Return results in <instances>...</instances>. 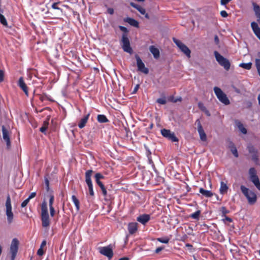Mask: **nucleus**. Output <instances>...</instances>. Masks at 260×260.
<instances>
[{"label":"nucleus","mask_w":260,"mask_h":260,"mask_svg":"<svg viewBox=\"0 0 260 260\" xmlns=\"http://www.w3.org/2000/svg\"><path fill=\"white\" fill-rule=\"evenodd\" d=\"M240 189L243 195L247 200L249 205H254L257 201V196L256 193L244 185H241Z\"/></svg>","instance_id":"1"},{"label":"nucleus","mask_w":260,"mask_h":260,"mask_svg":"<svg viewBox=\"0 0 260 260\" xmlns=\"http://www.w3.org/2000/svg\"><path fill=\"white\" fill-rule=\"evenodd\" d=\"M41 218L43 227L46 228L50 225V222L48 211L47 204L45 201L43 202L41 205Z\"/></svg>","instance_id":"2"},{"label":"nucleus","mask_w":260,"mask_h":260,"mask_svg":"<svg viewBox=\"0 0 260 260\" xmlns=\"http://www.w3.org/2000/svg\"><path fill=\"white\" fill-rule=\"evenodd\" d=\"M5 206L6 215L7 216V221L9 224H11L13 221L14 214L12 212L11 200L9 194H8L7 197Z\"/></svg>","instance_id":"3"},{"label":"nucleus","mask_w":260,"mask_h":260,"mask_svg":"<svg viewBox=\"0 0 260 260\" xmlns=\"http://www.w3.org/2000/svg\"><path fill=\"white\" fill-rule=\"evenodd\" d=\"M214 53L216 59L218 63L223 67L225 70L228 71L230 69L231 66V63L229 60L220 55L216 51H214Z\"/></svg>","instance_id":"4"},{"label":"nucleus","mask_w":260,"mask_h":260,"mask_svg":"<svg viewBox=\"0 0 260 260\" xmlns=\"http://www.w3.org/2000/svg\"><path fill=\"white\" fill-rule=\"evenodd\" d=\"M214 91L217 98L221 103L225 105H228L230 104V102L226 95L221 90L220 88L218 87H215L214 88Z\"/></svg>","instance_id":"5"},{"label":"nucleus","mask_w":260,"mask_h":260,"mask_svg":"<svg viewBox=\"0 0 260 260\" xmlns=\"http://www.w3.org/2000/svg\"><path fill=\"white\" fill-rule=\"evenodd\" d=\"M19 244V242L17 239L14 238L12 240L10 245L11 260L15 259L18 252Z\"/></svg>","instance_id":"6"},{"label":"nucleus","mask_w":260,"mask_h":260,"mask_svg":"<svg viewBox=\"0 0 260 260\" xmlns=\"http://www.w3.org/2000/svg\"><path fill=\"white\" fill-rule=\"evenodd\" d=\"M173 41L178 47L183 52L188 58L190 57L191 51L190 49L181 41L175 38H173Z\"/></svg>","instance_id":"7"},{"label":"nucleus","mask_w":260,"mask_h":260,"mask_svg":"<svg viewBox=\"0 0 260 260\" xmlns=\"http://www.w3.org/2000/svg\"><path fill=\"white\" fill-rule=\"evenodd\" d=\"M135 58L137 61V66L138 71L145 74H148L149 73V69L145 67V64L140 58V56L138 54H136Z\"/></svg>","instance_id":"8"},{"label":"nucleus","mask_w":260,"mask_h":260,"mask_svg":"<svg viewBox=\"0 0 260 260\" xmlns=\"http://www.w3.org/2000/svg\"><path fill=\"white\" fill-rule=\"evenodd\" d=\"M161 134L164 137L172 142H176L179 141L178 139L175 136L174 133L172 132L170 129H162Z\"/></svg>","instance_id":"9"},{"label":"nucleus","mask_w":260,"mask_h":260,"mask_svg":"<svg viewBox=\"0 0 260 260\" xmlns=\"http://www.w3.org/2000/svg\"><path fill=\"white\" fill-rule=\"evenodd\" d=\"M122 47L125 52L132 53V49L130 46V43L128 38L125 34H123L122 36Z\"/></svg>","instance_id":"10"},{"label":"nucleus","mask_w":260,"mask_h":260,"mask_svg":"<svg viewBox=\"0 0 260 260\" xmlns=\"http://www.w3.org/2000/svg\"><path fill=\"white\" fill-rule=\"evenodd\" d=\"M2 130L3 138L6 143L7 148L9 149L11 147V141L10 139V132L4 125L2 126Z\"/></svg>","instance_id":"11"},{"label":"nucleus","mask_w":260,"mask_h":260,"mask_svg":"<svg viewBox=\"0 0 260 260\" xmlns=\"http://www.w3.org/2000/svg\"><path fill=\"white\" fill-rule=\"evenodd\" d=\"M195 124L197 125L198 131L200 135L201 140L203 141L207 140V136L204 130L201 125V122L199 119H197L195 122Z\"/></svg>","instance_id":"12"},{"label":"nucleus","mask_w":260,"mask_h":260,"mask_svg":"<svg viewBox=\"0 0 260 260\" xmlns=\"http://www.w3.org/2000/svg\"><path fill=\"white\" fill-rule=\"evenodd\" d=\"M100 252L110 259L111 258L113 255L112 249L108 246L102 247L100 249Z\"/></svg>","instance_id":"13"},{"label":"nucleus","mask_w":260,"mask_h":260,"mask_svg":"<svg viewBox=\"0 0 260 260\" xmlns=\"http://www.w3.org/2000/svg\"><path fill=\"white\" fill-rule=\"evenodd\" d=\"M150 219V216L149 214H143L137 218V220L143 225H145Z\"/></svg>","instance_id":"14"},{"label":"nucleus","mask_w":260,"mask_h":260,"mask_svg":"<svg viewBox=\"0 0 260 260\" xmlns=\"http://www.w3.org/2000/svg\"><path fill=\"white\" fill-rule=\"evenodd\" d=\"M127 229L129 234L133 235L135 234L138 230V223L137 222L129 223Z\"/></svg>","instance_id":"15"},{"label":"nucleus","mask_w":260,"mask_h":260,"mask_svg":"<svg viewBox=\"0 0 260 260\" xmlns=\"http://www.w3.org/2000/svg\"><path fill=\"white\" fill-rule=\"evenodd\" d=\"M18 85L23 90V91L24 92L26 95H28V92L27 89V87L25 83H24V81L23 80V79L22 77H21L19 78L18 81Z\"/></svg>","instance_id":"16"},{"label":"nucleus","mask_w":260,"mask_h":260,"mask_svg":"<svg viewBox=\"0 0 260 260\" xmlns=\"http://www.w3.org/2000/svg\"><path fill=\"white\" fill-rule=\"evenodd\" d=\"M149 50L155 58L157 59L159 57V51L158 49L156 48L154 46H150Z\"/></svg>","instance_id":"17"},{"label":"nucleus","mask_w":260,"mask_h":260,"mask_svg":"<svg viewBox=\"0 0 260 260\" xmlns=\"http://www.w3.org/2000/svg\"><path fill=\"white\" fill-rule=\"evenodd\" d=\"M199 192L202 194L203 196L206 198H211L213 196V194L211 191L205 190L203 188H200L199 189Z\"/></svg>","instance_id":"18"},{"label":"nucleus","mask_w":260,"mask_h":260,"mask_svg":"<svg viewBox=\"0 0 260 260\" xmlns=\"http://www.w3.org/2000/svg\"><path fill=\"white\" fill-rule=\"evenodd\" d=\"M89 115H90V113H88L86 115H85L84 117H83L80 120V121L78 124V126L79 128H82L83 127H84L85 126V125L87 122V120L88 119Z\"/></svg>","instance_id":"19"},{"label":"nucleus","mask_w":260,"mask_h":260,"mask_svg":"<svg viewBox=\"0 0 260 260\" xmlns=\"http://www.w3.org/2000/svg\"><path fill=\"white\" fill-rule=\"evenodd\" d=\"M124 21L129 23L131 25L133 26L136 27H139V22L132 18H126L124 19Z\"/></svg>","instance_id":"20"},{"label":"nucleus","mask_w":260,"mask_h":260,"mask_svg":"<svg viewBox=\"0 0 260 260\" xmlns=\"http://www.w3.org/2000/svg\"><path fill=\"white\" fill-rule=\"evenodd\" d=\"M253 10L257 18V21L260 23V7L255 3H253Z\"/></svg>","instance_id":"21"},{"label":"nucleus","mask_w":260,"mask_h":260,"mask_svg":"<svg viewBox=\"0 0 260 260\" xmlns=\"http://www.w3.org/2000/svg\"><path fill=\"white\" fill-rule=\"evenodd\" d=\"M130 5L131 6L138 10L141 14H145L146 10L144 8L133 2H131Z\"/></svg>","instance_id":"22"},{"label":"nucleus","mask_w":260,"mask_h":260,"mask_svg":"<svg viewBox=\"0 0 260 260\" xmlns=\"http://www.w3.org/2000/svg\"><path fill=\"white\" fill-rule=\"evenodd\" d=\"M228 188L229 187L226 183H224L223 181L220 182L219 191L221 194H224L226 193L228 191Z\"/></svg>","instance_id":"23"},{"label":"nucleus","mask_w":260,"mask_h":260,"mask_svg":"<svg viewBox=\"0 0 260 260\" xmlns=\"http://www.w3.org/2000/svg\"><path fill=\"white\" fill-rule=\"evenodd\" d=\"M250 180L254 184L256 188L260 191V181L258 177L250 179Z\"/></svg>","instance_id":"24"},{"label":"nucleus","mask_w":260,"mask_h":260,"mask_svg":"<svg viewBox=\"0 0 260 260\" xmlns=\"http://www.w3.org/2000/svg\"><path fill=\"white\" fill-rule=\"evenodd\" d=\"M251 26L255 35L258 34L259 32H260V28L259 27L258 24L256 22H251Z\"/></svg>","instance_id":"25"},{"label":"nucleus","mask_w":260,"mask_h":260,"mask_svg":"<svg viewBox=\"0 0 260 260\" xmlns=\"http://www.w3.org/2000/svg\"><path fill=\"white\" fill-rule=\"evenodd\" d=\"M72 200L75 205L77 211H79L80 209V202L79 200L75 195L72 196Z\"/></svg>","instance_id":"26"},{"label":"nucleus","mask_w":260,"mask_h":260,"mask_svg":"<svg viewBox=\"0 0 260 260\" xmlns=\"http://www.w3.org/2000/svg\"><path fill=\"white\" fill-rule=\"evenodd\" d=\"M92 173V171L91 170H88L85 173V181L86 183L91 182V176Z\"/></svg>","instance_id":"27"},{"label":"nucleus","mask_w":260,"mask_h":260,"mask_svg":"<svg viewBox=\"0 0 260 260\" xmlns=\"http://www.w3.org/2000/svg\"><path fill=\"white\" fill-rule=\"evenodd\" d=\"M97 119L100 123H106L109 121L106 116L104 115H98Z\"/></svg>","instance_id":"28"},{"label":"nucleus","mask_w":260,"mask_h":260,"mask_svg":"<svg viewBox=\"0 0 260 260\" xmlns=\"http://www.w3.org/2000/svg\"><path fill=\"white\" fill-rule=\"evenodd\" d=\"M249 179L258 177L256 174V171L254 168H251L249 170Z\"/></svg>","instance_id":"29"},{"label":"nucleus","mask_w":260,"mask_h":260,"mask_svg":"<svg viewBox=\"0 0 260 260\" xmlns=\"http://www.w3.org/2000/svg\"><path fill=\"white\" fill-rule=\"evenodd\" d=\"M201 214V211L198 210L196 212L191 214L189 217L193 219L199 220Z\"/></svg>","instance_id":"30"},{"label":"nucleus","mask_w":260,"mask_h":260,"mask_svg":"<svg viewBox=\"0 0 260 260\" xmlns=\"http://www.w3.org/2000/svg\"><path fill=\"white\" fill-rule=\"evenodd\" d=\"M49 118H48L47 120L43 122V126L41 127H40V131L42 133H45V132L47 129V128L48 127V124H49Z\"/></svg>","instance_id":"31"},{"label":"nucleus","mask_w":260,"mask_h":260,"mask_svg":"<svg viewBox=\"0 0 260 260\" xmlns=\"http://www.w3.org/2000/svg\"><path fill=\"white\" fill-rule=\"evenodd\" d=\"M170 240V238L166 237L163 238H157V240L160 243L167 244L169 243Z\"/></svg>","instance_id":"32"},{"label":"nucleus","mask_w":260,"mask_h":260,"mask_svg":"<svg viewBox=\"0 0 260 260\" xmlns=\"http://www.w3.org/2000/svg\"><path fill=\"white\" fill-rule=\"evenodd\" d=\"M252 63L251 62L248 63H242L240 64V67H242L246 70H250L251 68Z\"/></svg>","instance_id":"33"},{"label":"nucleus","mask_w":260,"mask_h":260,"mask_svg":"<svg viewBox=\"0 0 260 260\" xmlns=\"http://www.w3.org/2000/svg\"><path fill=\"white\" fill-rule=\"evenodd\" d=\"M86 184L88 187L90 195L91 196H94V191H93V185H92V182H90V183L87 182V183H86Z\"/></svg>","instance_id":"34"},{"label":"nucleus","mask_w":260,"mask_h":260,"mask_svg":"<svg viewBox=\"0 0 260 260\" xmlns=\"http://www.w3.org/2000/svg\"><path fill=\"white\" fill-rule=\"evenodd\" d=\"M255 65L258 74L260 76V59L256 58L255 60Z\"/></svg>","instance_id":"35"},{"label":"nucleus","mask_w":260,"mask_h":260,"mask_svg":"<svg viewBox=\"0 0 260 260\" xmlns=\"http://www.w3.org/2000/svg\"><path fill=\"white\" fill-rule=\"evenodd\" d=\"M220 211L222 214L223 216H225L226 214L230 213V211L228 210L225 207H222L221 208Z\"/></svg>","instance_id":"36"},{"label":"nucleus","mask_w":260,"mask_h":260,"mask_svg":"<svg viewBox=\"0 0 260 260\" xmlns=\"http://www.w3.org/2000/svg\"><path fill=\"white\" fill-rule=\"evenodd\" d=\"M54 200V196L52 194H51L49 197V207H53Z\"/></svg>","instance_id":"37"},{"label":"nucleus","mask_w":260,"mask_h":260,"mask_svg":"<svg viewBox=\"0 0 260 260\" xmlns=\"http://www.w3.org/2000/svg\"><path fill=\"white\" fill-rule=\"evenodd\" d=\"M156 102L158 103H159L160 104H162V105H164V104H166V103H167L166 99L165 98L158 99L157 100Z\"/></svg>","instance_id":"38"},{"label":"nucleus","mask_w":260,"mask_h":260,"mask_svg":"<svg viewBox=\"0 0 260 260\" xmlns=\"http://www.w3.org/2000/svg\"><path fill=\"white\" fill-rule=\"evenodd\" d=\"M230 150L235 157L238 156V151L236 147H232V148L230 149Z\"/></svg>","instance_id":"39"},{"label":"nucleus","mask_w":260,"mask_h":260,"mask_svg":"<svg viewBox=\"0 0 260 260\" xmlns=\"http://www.w3.org/2000/svg\"><path fill=\"white\" fill-rule=\"evenodd\" d=\"M30 200L27 198L26 199V200H25L21 204V207L22 208H24L25 207V206H26V205H27V204L29 203Z\"/></svg>","instance_id":"40"},{"label":"nucleus","mask_w":260,"mask_h":260,"mask_svg":"<svg viewBox=\"0 0 260 260\" xmlns=\"http://www.w3.org/2000/svg\"><path fill=\"white\" fill-rule=\"evenodd\" d=\"M227 146L230 149L232 148V147H235L234 144L229 140H227Z\"/></svg>","instance_id":"41"},{"label":"nucleus","mask_w":260,"mask_h":260,"mask_svg":"<svg viewBox=\"0 0 260 260\" xmlns=\"http://www.w3.org/2000/svg\"><path fill=\"white\" fill-rule=\"evenodd\" d=\"M104 178V176L100 173H96L95 175V181L96 180H100L101 179H103Z\"/></svg>","instance_id":"42"},{"label":"nucleus","mask_w":260,"mask_h":260,"mask_svg":"<svg viewBox=\"0 0 260 260\" xmlns=\"http://www.w3.org/2000/svg\"><path fill=\"white\" fill-rule=\"evenodd\" d=\"M49 209H50V216L51 217H53L55 213V209L53 207H49Z\"/></svg>","instance_id":"43"},{"label":"nucleus","mask_w":260,"mask_h":260,"mask_svg":"<svg viewBox=\"0 0 260 260\" xmlns=\"http://www.w3.org/2000/svg\"><path fill=\"white\" fill-rule=\"evenodd\" d=\"M101 190H102V193H103V194L104 196H107V190H106V187H105V186H101V187H100Z\"/></svg>","instance_id":"44"},{"label":"nucleus","mask_w":260,"mask_h":260,"mask_svg":"<svg viewBox=\"0 0 260 260\" xmlns=\"http://www.w3.org/2000/svg\"><path fill=\"white\" fill-rule=\"evenodd\" d=\"M4 78V72L0 69V83L3 81Z\"/></svg>","instance_id":"45"},{"label":"nucleus","mask_w":260,"mask_h":260,"mask_svg":"<svg viewBox=\"0 0 260 260\" xmlns=\"http://www.w3.org/2000/svg\"><path fill=\"white\" fill-rule=\"evenodd\" d=\"M220 15L223 17H226L228 16L227 12L224 10L221 11L220 12Z\"/></svg>","instance_id":"46"},{"label":"nucleus","mask_w":260,"mask_h":260,"mask_svg":"<svg viewBox=\"0 0 260 260\" xmlns=\"http://www.w3.org/2000/svg\"><path fill=\"white\" fill-rule=\"evenodd\" d=\"M44 254V251L43 250V248H40L38 251H37V254L40 256H42Z\"/></svg>","instance_id":"47"},{"label":"nucleus","mask_w":260,"mask_h":260,"mask_svg":"<svg viewBox=\"0 0 260 260\" xmlns=\"http://www.w3.org/2000/svg\"><path fill=\"white\" fill-rule=\"evenodd\" d=\"M225 217L224 219H223V221H227L229 222H232L233 221V220L231 218L228 217V216H224Z\"/></svg>","instance_id":"48"},{"label":"nucleus","mask_w":260,"mask_h":260,"mask_svg":"<svg viewBox=\"0 0 260 260\" xmlns=\"http://www.w3.org/2000/svg\"><path fill=\"white\" fill-rule=\"evenodd\" d=\"M36 192H31V193H30V194L29 195V196L28 197V198L29 200H30V199H32V198H34V197H36Z\"/></svg>","instance_id":"49"},{"label":"nucleus","mask_w":260,"mask_h":260,"mask_svg":"<svg viewBox=\"0 0 260 260\" xmlns=\"http://www.w3.org/2000/svg\"><path fill=\"white\" fill-rule=\"evenodd\" d=\"M164 249V247H157L155 250V252L156 253H158L159 252H160L162 249Z\"/></svg>","instance_id":"50"},{"label":"nucleus","mask_w":260,"mask_h":260,"mask_svg":"<svg viewBox=\"0 0 260 260\" xmlns=\"http://www.w3.org/2000/svg\"><path fill=\"white\" fill-rule=\"evenodd\" d=\"M107 12L109 14L112 15L114 13V10L113 8H109L107 9Z\"/></svg>","instance_id":"51"},{"label":"nucleus","mask_w":260,"mask_h":260,"mask_svg":"<svg viewBox=\"0 0 260 260\" xmlns=\"http://www.w3.org/2000/svg\"><path fill=\"white\" fill-rule=\"evenodd\" d=\"M119 27L121 31L125 32H127V29L126 27L122 26H119Z\"/></svg>","instance_id":"52"},{"label":"nucleus","mask_w":260,"mask_h":260,"mask_svg":"<svg viewBox=\"0 0 260 260\" xmlns=\"http://www.w3.org/2000/svg\"><path fill=\"white\" fill-rule=\"evenodd\" d=\"M139 86H140V85L139 84L136 85V86L135 87V88L133 91V93H135L137 92V91H138V90L139 88Z\"/></svg>","instance_id":"53"},{"label":"nucleus","mask_w":260,"mask_h":260,"mask_svg":"<svg viewBox=\"0 0 260 260\" xmlns=\"http://www.w3.org/2000/svg\"><path fill=\"white\" fill-rule=\"evenodd\" d=\"M214 41L216 44H218L219 43V40L217 35L215 36L214 37Z\"/></svg>","instance_id":"54"},{"label":"nucleus","mask_w":260,"mask_h":260,"mask_svg":"<svg viewBox=\"0 0 260 260\" xmlns=\"http://www.w3.org/2000/svg\"><path fill=\"white\" fill-rule=\"evenodd\" d=\"M46 245V240H43L41 244V246H40V248H43Z\"/></svg>","instance_id":"55"},{"label":"nucleus","mask_w":260,"mask_h":260,"mask_svg":"<svg viewBox=\"0 0 260 260\" xmlns=\"http://www.w3.org/2000/svg\"><path fill=\"white\" fill-rule=\"evenodd\" d=\"M59 3H53L52 5V8L54 9H59V8L57 7V5Z\"/></svg>","instance_id":"56"},{"label":"nucleus","mask_w":260,"mask_h":260,"mask_svg":"<svg viewBox=\"0 0 260 260\" xmlns=\"http://www.w3.org/2000/svg\"><path fill=\"white\" fill-rule=\"evenodd\" d=\"M96 183L98 184V185L100 187H101V186H104V185L103 184V183L100 181V180H96L95 181Z\"/></svg>","instance_id":"57"},{"label":"nucleus","mask_w":260,"mask_h":260,"mask_svg":"<svg viewBox=\"0 0 260 260\" xmlns=\"http://www.w3.org/2000/svg\"><path fill=\"white\" fill-rule=\"evenodd\" d=\"M45 185L46 186L47 189H49V181L48 179H45Z\"/></svg>","instance_id":"58"},{"label":"nucleus","mask_w":260,"mask_h":260,"mask_svg":"<svg viewBox=\"0 0 260 260\" xmlns=\"http://www.w3.org/2000/svg\"><path fill=\"white\" fill-rule=\"evenodd\" d=\"M185 246H186V247H188L189 250H191V249L193 247L192 245L189 243L186 244Z\"/></svg>","instance_id":"59"},{"label":"nucleus","mask_w":260,"mask_h":260,"mask_svg":"<svg viewBox=\"0 0 260 260\" xmlns=\"http://www.w3.org/2000/svg\"><path fill=\"white\" fill-rule=\"evenodd\" d=\"M118 260H129V258L128 257H123L119 258Z\"/></svg>","instance_id":"60"},{"label":"nucleus","mask_w":260,"mask_h":260,"mask_svg":"<svg viewBox=\"0 0 260 260\" xmlns=\"http://www.w3.org/2000/svg\"><path fill=\"white\" fill-rule=\"evenodd\" d=\"M241 131L243 134H246L247 133V131L245 128H243L242 129H241Z\"/></svg>","instance_id":"61"},{"label":"nucleus","mask_w":260,"mask_h":260,"mask_svg":"<svg viewBox=\"0 0 260 260\" xmlns=\"http://www.w3.org/2000/svg\"><path fill=\"white\" fill-rule=\"evenodd\" d=\"M187 238V236L186 235H184L181 238V241H184L185 239Z\"/></svg>","instance_id":"62"},{"label":"nucleus","mask_w":260,"mask_h":260,"mask_svg":"<svg viewBox=\"0 0 260 260\" xmlns=\"http://www.w3.org/2000/svg\"><path fill=\"white\" fill-rule=\"evenodd\" d=\"M149 162H153V160L150 156H148Z\"/></svg>","instance_id":"63"},{"label":"nucleus","mask_w":260,"mask_h":260,"mask_svg":"<svg viewBox=\"0 0 260 260\" xmlns=\"http://www.w3.org/2000/svg\"><path fill=\"white\" fill-rule=\"evenodd\" d=\"M257 100L258 101V104L260 105V93L258 95Z\"/></svg>","instance_id":"64"}]
</instances>
